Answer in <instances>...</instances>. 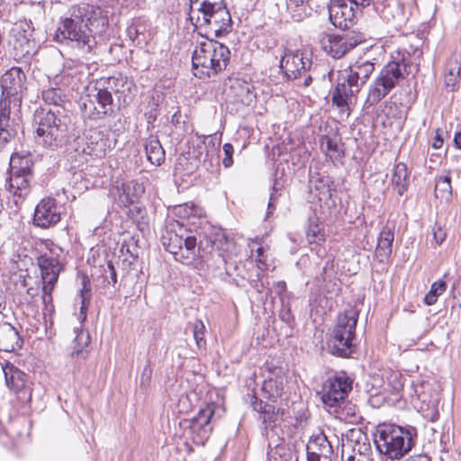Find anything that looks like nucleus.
Returning <instances> with one entry per match:
<instances>
[{"label": "nucleus", "instance_id": "nucleus-33", "mask_svg": "<svg viewBox=\"0 0 461 461\" xmlns=\"http://www.w3.org/2000/svg\"><path fill=\"white\" fill-rule=\"evenodd\" d=\"M322 146L325 147L327 156L332 161L339 160L344 156L343 144L339 140L323 136Z\"/></svg>", "mask_w": 461, "mask_h": 461}, {"label": "nucleus", "instance_id": "nucleus-11", "mask_svg": "<svg viewBox=\"0 0 461 461\" xmlns=\"http://www.w3.org/2000/svg\"><path fill=\"white\" fill-rule=\"evenodd\" d=\"M96 94L93 96L88 95L80 104V108L85 116L91 120H99L107 115H112L117 109V100L113 99L112 94L104 87L95 84Z\"/></svg>", "mask_w": 461, "mask_h": 461}, {"label": "nucleus", "instance_id": "nucleus-16", "mask_svg": "<svg viewBox=\"0 0 461 461\" xmlns=\"http://www.w3.org/2000/svg\"><path fill=\"white\" fill-rule=\"evenodd\" d=\"M26 76L21 68L13 67L0 77L2 98L10 109V104L21 101L20 95L25 89Z\"/></svg>", "mask_w": 461, "mask_h": 461}, {"label": "nucleus", "instance_id": "nucleus-6", "mask_svg": "<svg viewBox=\"0 0 461 461\" xmlns=\"http://www.w3.org/2000/svg\"><path fill=\"white\" fill-rule=\"evenodd\" d=\"M415 429H404L393 424H383L377 427L375 444L380 454L390 459H400L414 445Z\"/></svg>", "mask_w": 461, "mask_h": 461}, {"label": "nucleus", "instance_id": "nucleus-39", "mask_svg": "<svg viewBox=\"0 0 461 461\" xmlns=\"http://www.w3.org/2000/svg\"><path fill=\"white\" fill-rule=\"evenodd\" d=\"M193 336L195 343L199 348H203L206 346L204 339L205 326L201 320H195L192 324Z\"/></svg>", "mask_w": 461, "mask_h": 461}, {"label": "nucleus", "instance_id": "nucleus-49", "mask_svg": "<svg viewBox=\"0 0 461 461\" xmlns=\"http://www.w3.org/2000/svg\"><path fill=\"white\" fill-rule=\"evenodd\" d=\"M444 143L443 138L441 134L439 133V129L436 131V135L432 141V147L436 149H440Z\"/></svg>", "mask_w": 461, "mask_h": 461}, {"label": "nucleus", "instance_id": "nucleus-20", "mask_svg": "<svg viewBox=\"0 0 461 461\" xmlns=\"http://www.w3.org/2000/svg\"><path fill=\"white\" fill-rule=\"evenodd\" d=\"M215 408V403H207L189 420V429L194 435V442L203 444V442L209 438L212 430L211 421L213 417Z\"/></svg>", "mask_w": 461, "mask_h": 461}, {"label": "nucleus", "instance_id": "nucleus-31", "mask_svg": "<svg viewBox=\"0 0 461 461\" xmlns=\"http://www.w3.org/2000/svg\"><path fill=\"white\" fill-rule=\"evenodd\" d=\"M391 182L399 195L405 193L409 185V178L407 166L404 163L395 165Z\"/></svg>", "mask_w": 461, "mask_h": 461}, {"label": "nucleus", "instance_id": "nucleus-48", "mask_svg": "<svg viewBox=\"0 0 461 461\" xmlns=\"http://www.w3.org/2000/svg\"><path fill=\"white\" fill-rule=\"evenodd\" d=\"M189 13H192L194 11V9H198L199 7L206 5L208 2H211L212 0H189Z\"/></svg>", "mask_w": 461, "mask_h": 461}, {"label": "nucleus", "instance_id": "nucleus-36", "mask_svg": "<svg viewBox=\"0 0 461 461\" xmlns=\"http://www.w3.org/2000/svg\"><path fill=\"white\" fill-rule=\"evenodd\" d=\"M14 55L18 58H23L31 55L33 50L32 42L24 35L17 37L14 43Z\"/></svg>", "mask_w": 461, "mask_h": 461}, {"label": "nucleus", "instance_id": "nucleus-19", "mask_svg": "<svg viewBox=\"0 0 461 461\" xmlns=\"http://www.w3.org/2000/svg\"><path fill=\"white\" fill-rule=\"evenodd\" d=\"M59 248L50 249L38 258L42 284L56 285L59 274L64 270Z\"/></svg>", "mask_w": 461, "mask_h": 461}, {"label": "nucleus", "instance_id": "nucleus-3", "mask_svg": "<svg viewBox=\"0 0 461 461\" xmlns=\"http://www.w3.org/2000/svg\"><path fill=\"white\" fill-rule=\"evenodd\" d=\"M374 71L375 63L360 59L339 72L331 99L341 118L349 116L350 105Z\"/></svg>", "mask_w": 461, "mask_h": 461}, {"label": "nucleus", "instance_id": "nucleus-14", "mask_svg": "<svg viewBox=\"0 0 461 461\" xmlns=\"http://www.w3.org/2000/svg\"><path fill=\"white\" fill-rule=\"evenodd\" d=\"M372 0H331L329 5L330 20L335 27L348 29L357 14Z\"/></svg>", "mask_w": 461, "mask_h": 461}, {"label": "nucleus", "instance_id": "nucleus-15", "mask_svg": "<svg viewBox=\"0 0 461 461\" xmlns=\"http://www.w3.org/2000/svg\"><path fill=\"white\" fill-rule=\"evenodd\" d=\"M351 389L352 382L348 377L345 375L330 377L323 384L321 402L326 407L336 409L344 402Z\"/></svg>", "mask_w": 461, "mask_h": 461}, {"label": "nucleus", "instance_id": "nucleus-28", "mask_svg": "<svg viewBox=\"0 0 461 461\" xmlns=\"http://www.w3.org/2000/svg\"><path fill=\"white\" fill-rule=\"evenodd\" d=\"M87 147L90 155L102 158L105 155L106 149L110 148V140L103 131L93 130L89 131L87 136Z\"/></svg>", "mask_w": 461, "mask_h": 461}, {"label": "nucleus", "instance_id": "nucleus-53", "mask_svg": "<svg viewBox=\"0 0 461 461\" xmlns=\"http://www.w3.org/2000/svg\"><path fill=\"white\" fill-rule=\"evenodd\" d=\"M309 0H288L287 6L288 8H291L292 6H301L303 5L305 3H307Z\"/></svg>", "mask_w": 461, "mask_h": 461}, {"label": "nucleus", "instance_id": "nucleus-50", "mask_svg": "<svg viewBox=\"0 0 461 461\" xmlns=\"http://www.w3.org/2000/svg\"><path fill=\"white\" fill-rule=\"evenodd\" d=\"M107 268L110 273V278H111L113 284L115 285L117 283V275H116L115 268H114L113 265L112 264V262H109L107 264Z\"/></svg>", "mask_w": 461, "mask_h": 461}, {"label": "nucleus", "instance_id": "nucleus-45", "mask_svg": "<svg viewBox=\"0 0 461 461\" xmlns=\"http://www.w3.org/2000/svg\"><path fill=\"white\" fill-rule=\"evenodd\" d=\"M432 231H433V237H434L436 243L438 245L442 244L447 237L446 230L440 225L435 224Z\"/></svg>", "mask_w": 461, "mask_h": 461}, {"label": "nucleus", "instance_id": "nucleus-26", "mask_svg": "<svg viewBox=\"0 0 461 461\" xmlns=\"http://www.w3.org/2000/svg\"><path fill=\"white\" fill-rule=\"evenodd\" d=\"M394 226L385 225L377 239L375 257L380 262H384L392 253L393 242L394 240Z\"/></svg>", "mask_w": 461, "mask_h": 461}, {"label": "nucleus", "instance_id": "nucleus-10", "mask_svg": "<svg viewBox=\"0 0 461 461\" xmlns=\"http://www.w3.org/2000/svg\"><path fill=\"white\" fill-rule=\"evenodd\" d=\"M161 241L164 248L182 264L190 265L198 258L196 238L187 234L182 226L179 227V233L173 230H167Z\"/></svg>", "mask_w": 461, "mask_h": 461}, {"label": "nucleus", "instance_id": "nucleus-57", "mask_svg": "<svg viewBox=\"0 0 461 461\" xmlns=\"http://www.w3.org/2000/svg\"><path fill=\"white\" fill-rule=\"evenodd\" d=\"M39 289L34 287H29L27 288V294L33 298L34 296L38 295Z\"/></svg>", "mask_w": 461, "mask_h": 461}, {"label": "nucleus", "instance_id": "nucleus-46", "mask_svg": "<svg viewBox=\"0 0 461 461\" xmlns=\"http://www.w3.org/2000/svg\"><path fill=\"white\" fill-rule=\"evenodd\" d=\"M451 293L453 297L457 300L461 307V276H458L452 284Z\"/></svg>", "mask_w": 461, "mask_h": 461}, {"label": "nucleus", "instance_id": "nucleus-25", "mask_svg": "<svg viewBox=\"0 0 461 461\" xmlns=\"http://www.w3.org/2000/svg\"><path fill=\"white\" fill-rule=\"evenodd\" d=\"M119 203L123 206L134 203L143 193V187L137 182L131 180L126 182H117Z\"/></svg>", "mask_w": 461, "mask_h": 461}, {"label": "nucleus", "instance_id": "nucleus-12", "mask_svg": "<svg viewBox=\"0 0 461 461\" xmlns=\"http://www.w3.org/2000/svg\"><path fill=\"white\" fill-rule=\"evenodd\" d=\"M312 62L299 51L284 50L279 61V68L287 79L294 80L303 77V86H308L312 81L310 73Z\"/></svg>", "mask_w": 461, "mask_h": 461}, {"label": "nucleus", "instance_id": "nucleus-21", "mask_svg": "<svg viewBox=\"0 0 461 461\" xmlns=\"http://www.w3.org/2000/svg\"><path fill=\"white\" fill-rule=\"evenodd\" d=\"M60 221V212L52 198L42 199L35 208L33 221L41 228H49Z\"/></svg>", "mask_w": 461, "mask_h": 461}, {"label": "nucleus", "instance_id": "nucleus-4", "mask_svg": "<svg viewBox=\"0 0 461 461\" xmlns=\"http://www.w3.org/2000/svg\"><path fill=\"white\" fill-rule=\"evenodd\" d=\"M230 52L225 45L206 39L194 49L192 56L193 72L199 78L216 76L224 70L230 61Z\"/></svg>", "mask_w": 461, "mask_h": 461}, {"label": "nucleus", "instance_id": "nucleus-54", "mask_svg": "<svg viewBox=\"0 0 461 461\" xmlns=\"http://www.w3.org/2000/svg\"><path fill=\"white\" fill-rule=\"evenodd\" d=\"M257 253V260L260 263L266 266L265 259H264V249L262 247H259L256 249Z\"/></svg>", "mask_w": 461, "mask_h": 461}, {"label": "nucleus", "instance_id": "nucleus-42", "mask_svg": "<svg viewBox=\"0 0 461 461\" xmlns=\"http://www.w3.org/2000/svg\"><path fill=\"white\" fill-rule=\"evenodd\" d=\"M199 212V208L194 204H181L175 208V213L181 218L195 217Z\"/></svg>", "mask_w": 461, "mask_h": 461}, {"label": "nucleus", "instance_id": "nucleus-17", "mask_svg": "<svg viewBox=\"0 0 461 461\" xmlns=\"http://www.w3.org/2000/svg\"><path fill=\"white\" fill-rule=\"evenodd\" d=\"M321 49L334 59H341L357 47L361 40L349 34L321 33L319 36Z\"/></svg>", "mask_w": 461, "mask_h": 461}, {"label": "nucleus", "instance_id": "nucleus-38", "mask_svg": "<svg viewBox=\"0 0 461 461\" xmlns=\"http://www.w3.org/2000/svg\"><path fill=\"white\" fill-rule=\"evenodd\" d=\"M306 237L311 244H321L324 241V231L317 223H310L306 231Z\"/></svg>", "mask_w": 461, "mask_h": 461}, {"label": "nucleus", "instance_id": "nucleus-60", "mask_svg": "<svg viewBox=\"0 0 461 461\" xmlns=\"http://www.w3.org/2000/svg\"><path fill=\"white\" fill-rule=\"evenodd\" d=\"M26 285H27V284H26V281L24 280L23 281V286H26Z\"/></svg>", "mask_w": 461, "mask_h": 461}, {"label": "nucleus", "instance_id": "nucleus-41", "mask_svg": "<svg viewBox=\"0 0 461 461\" xmlns=\"http://www.w3.org/2000/svg\"><path fill=\"white\" fill-rule=\"evenodd\" d=\"M56 285L42 284V303L44 305V312L51 313L54 311V304L52 302V292Z\"/></svg>", "mask_w": 461, "mask_h": 461}, {"label": "nucleus", "instance_id": "nucleus-58", "mask_svg": "<svg viewBox=\"0 0 461 461\" xmlns=\"http://www.w3.org/2000/svg\"><path fill=\"white\" fill-rule=\"evenodd\" d=\"M454 141H455L456 146L461 149V131L456 133Z\"/></svg>", "mask_w": 461, "mask_h": 461}, {"label": "nucleus", "instance_id": "nucleus-13", "mask_svg": "<svg viewBox=\"0 0 461 461\" xmlns=\"http://www.w3.org/2000/svg\"><path fill=\"white\" fill-rule=\"evenodd\" d=\"M239 248L236 242L230 239L225 233H217L212 241L211 256H215L221 259V263L225 266L226 275L229 276H240L245 279L241 273V266L232 259L233 256H237Z\"/></svg>", "mask_w": 461, "mask_h": 461}, {"label": "nucleus", "instance_id": "nucleus-2", "mask_svg": "<svg viewBox=\"0 0 461 461\" xmlns=\"http://www.w3.org/2000/svg\"><path fill=\"white\" fill-rule=\"evenodd\" d=\"M61 76H56L50 86L41 93L45 104H52L50 110L42 108L36 115L38 137L42 143L50 148H55L61 144L68 131V117L64 114L62 104L67 100L66 89L59 86Z\"/></svg>", "mask_w": 461, "mask_h": 461}, {"label": "nucleus", "instance_id": "nucleus-56", "mask_svg": "<svg viewBox=\"0 0 461 461\" xmlns=\"http://www.w3.org/2000/svg\"><path fill=\"white\" fill-rule=\"evenodd\" d=\"M357 445L358 446L357 452L359 457L362 456L363 453L369 449V444L363 443L362 445H360L359 442H357Z\"/></svg>", "mask_w": 461, "mask_h": 461}, {"label": "nucleus", "instance_id": "nucleus-1", "mask_svg": "<svg viewBox=\"0 0 461 461\" xmlns=\"http://www.w3.org/2000/svg\"><path fill=\"white\" fill-rule=\"evenodd\" d=\"M108 26V17L99 6L80 4L73 5L68 16L61 18L57 28V41H70L85 52H90L95 42L93 34H102Z\"/></svg>", "mask_w": 461, "mask_h": 461}, {"label": "nucleus", "instance_id": "nucleus-7", "mask_svg": "<svg viewBox=\"0 0 461 461\" xmlns=\"http://www.w3.org/2000/svg\"><path fill=\"white\" fill-rule=\"evenodd\" d=\"M411 72L410 59L402 57L388 62L370 85L366 104L373 106L378 104Z\"/></svg>", "mask_w": 461, "mask_h": 461}, {"label": "nucleus", "instance_id": "nucleus-5", "mask_svg": "<svg viewBox=\"0 0 461 461\" xmlns=\"http://www.w3.org/2000/svg\"><path fill=\"white\" fill-rule=\"evenodd\" d=\"M192 24L204 32L206 39L221 37L231 28V17L222 0H212L189 13Z\"/></svg>", "mask_w": 461, "mask_h": 461}, {"label": "nucleus", "instance_id": "nucleus-23", "mask_svg": "<svg viewBox=\"0 0 461 461\" xmlns=\"http://www.w3.org/2000/svg\"><path fill=\"white\" fill-rule=\"evenodd\" d=\"M2 369L8 389L14 393H22L27 383L25 373L8 361L2 364Z\"/></svg>", "mask_w": 461, "mask_h": 461}, {"label": "nucleus", "instance_id": "nucleus-32", "mask_svg": "<svg viewBox=\"0 0 461 461\" xmlns=\"http://www.w3.org/2000/svg\"><path fill=\"white\" fill-rule=\"evenodd\" d=\"M145 151L147 158L151 164L159 166L164 162L165 151L158 139H149L145 145Z\"/></svg>", "mask_w": 461, "mask_h": 461}, {"label": "nucleus", "instance_id": "nucleus-27", "mask_svg": "<svg viewBox=\"0 0 461 461\" xmlns=\"http://www.w3.org/2000/svg\"><path fill=\"white\" fill-rule=\"evenodd\" d=\"M434 194L441 203L447 204L452 200V185L450 171H444L435 179Z\"/></svg>", "mask_w": 461, "mask_h": 461}, {"label": "nucleus", "instance_id": "nucleus-51", "mask_svg": "<svg viewBox=\"0 0 461 461\" xmlns=\"http://www.w3.org/2000/svg\"><path fill=\"white\" fill-rule=\"evenodd\" d=\"M152 370L149 366H146L143 369V373L141 375V384L144 383V381H149L151 376Z\"/></svg>", "mask_w": 461, "mask_h": 461}, {"label": "nucleus", "instance_id": "nucleus-24", "mask_svg": "<svg viewBox=\"0 0 461 461\" xmlns=\"http://www.w3.org/2000/svg\"><path fill=\"white\" fill-rule=\"evenodd\" d=\"M22 345L21 337L13 325L7 322L0 324V351L13 352Z\"/></svg>", "mask_w": 461, "mask_h": 461}, {"label": "nucleus", "instance_id": "nucleus-18", "mask_svg": "<svg viewBox=\"0 0 461 461\" xmlns=\"http://www.w3.org/2000/svg\"><path fill=\"white\" fill-rule=\"evenodd\" d=\"M99 85L106 88L111 94H114L117 100V109L128 105L134 97L135 85L122 74L102 77Z\"/></svg>", "mask_w": 461, "mask_h": 461}, {"label": "nucleus", "instance_id": "nucleus-29", "mask_svg": "<svg viewBox=\"0 0 461 461\" xmlns=\"http://www.w3.org/2000/svg\"><path fill=\"white\" fill-rule=\"evenodd\" d=\"M287 379L285 375H277L264 381L262 391L269 399L276 400L285 393Z\"/></svg>", "mask_w": 461, "mask_h": 461}, {"label": "nucleus", "instance_id": "nucleus-44", "mask_svg": "<svg viewBox=\"0 0 461 461\" xmlns=\"http://www.w3.org/2000/svg\"><path fill=\"white\" fill-rule=\"evenodd\" d=\"M222 150L224 153V158H222V164L225 167H230L233 164L232 155H233V146L230 143H225L222 147Z\"/></svg>", "mask_w": 461, "mask_h": 461}, {"label": "nucleus", "instance_id": "nucleus-40", "mask_svg": "<svg viewBox=\"0 0 461 461\" xmlns=\"http://www.w3.org/2000/svg\"><path fill=\"white\" fill-rule=\"evenodd\" d=\"M383 15L387 22H390V15L392 21L401 23L403 20L402 7L400 5H388L383 10Z\"/></svg>", "mask_w": 461, "mask_h": 461}, {"label": "nucleus", "instance_id": "nucleus-35", "mask_svg": "<svg viewBox=\"0 0 461 461\" xmlns=\"http://www.w3.org/2000/svg\"><path fill=\"white\" fill-rule=\"evenodd\" d=\"M253 401L251 402V406L254 411H258L261 414V419L264 423L274 421V417L276 415L275 406L265 403L261 400H258L256 397H252Z\"/></svg>", "mask_w": 461, "mask_h": 461}, {"label": "nucleus", "instance_id": "nucleus-34", "mask_svg": "<svg viewBox=\"0 0 461 461\" xmlns=\"http://www.w3.org/2000/svg\"><path fill=\"white\" fill-rule=\"evenodd\" d=\"M460 69V63L456 59L448 61L445 74V84L447 87H450L451 90H454L456 86L459 83Z\"/></svg>", "mask_w": 461, "mask_h": 461}, {"label": "nucleus", "instance_id": "nucleus-9", "mask_svg": "<svg viewBox=\"0 0 461 461\" xmlns=\"http://www.w3.org/2000/svg\"><path fill=\"white\" fill-rule=\"evenodd\" d=\"M33 162L29 156L14 154L10 159L8 177L5 180V190L14 197L23 199L28 195L33 179Z\"/></svg>", "mask_w": 461, "mask_h": 461}, {"label": "nucleus", "instance_id": "nucleus-47", "mask_svg": "<svg viewBox=\"0 0 461 461\" xmlns=\"http://www.w3.org/2000/svg\"><path fill=\"white\" fill-rule=\"evenodd\" d=\"M446 290V283L444 281H438L432 284L431 288L429 290L430 293H433L436 297L441 294Z\"/></svg>", "mask_w": 461, "mask_h": 461}, {"label": "nucleus", "instance_id": "nucleus-43", "mask_svg": "<svg viewBox=\"0 0 461 461\" xmlns=\"http://www.w3.org/2000/svg\"><path fill=\"white\" fill-rule=\"evenodd\" d=\"M81 297V306H80V315L82 318V321L86 318V312L90 303V289L86 288V285H84L83 289L80 292Z\"/></svg>", "mask_w": 461, "mask_h": 461}, {"label": "nucleus", "instance_id": "nucleus-52", "mask_svg": "<svg viewBox=\"0 0 461 461\" xmlns=\"http://www.w3.org/2000/svg\"><path fill=\"white\" fill-rule=\"evenodd\" d=\"M437 298L433 293L429 292L424 298V302L428 305H432L437 302Z\"/></svg>", "mask_w": 461, "mask_h": 461}, {"label": "nucleus", "instance_id": "nucleus-37", "mask_svg": "<svg viewBox=\"0 0 461 461\" xmlns=\"http://www.w3.org/2000/svg\"><path fill=\"white\" fill-rule=\"evenodd\" d=\"M76 337L73 341V355L80 356L83 354L84 348L88 346L89 343V335L83 331L75 330Z\"/></svg>", "mask_w": 461, "mask_h": 461}, {"label": "nucleus", "instance_id": "nucleus-8", "mask_svg": "<svg viewBox=\"0 0 461 461\" xmlns=\"http://www.w3.org/2000/svg\"><path fill=\"white\" fill-rule=\"evenodd\" d=\"M358 319V312L350 308L338 317V322L328 341L330 352L336 357H348L355 347V331Z\"/></svg>", "mask_w": 461, "mask_h": 461}, {"label": "nucleus", "instance_id": "nucleus-59", "mask_svg": "<svg viewBox=\"0 0 461 461\" xmlns=\"http://www.w3.org/2000/svg\"><path fill=\"white\" fill-rule=\"evenodd\" d=\"M280 285L282 286V288H284V287L285 286V284L284 282H282V283L280 284Z\"/></svg>", "mask_w": 461, "mask_h": 461}, {"label": "nucleus", "instance_id": "nucleus-22", "mask_svg": "<svg viewBox=\"0 0 461 461\" xmlns=\"http://www.w3.org/2000/svg\"><path fill=\"white\" fill-rule=\"evenodd\" d=\"M307 461H319L331 458L333 449L327 437L321 433L309 440L306 445Z\"/></svg>", "mask_w": 461, "mask_h": 461}, {"label": "nucleus", "instance_id": "nucleus-30", "mask_svg": "<svg viewBox=\"0 0 461 461\" xmlns=\"http://www.w3.org/2000/svg\"><path fill=\"white\" fill-rule=\"evenodd\" d=\"M10 109L5 101L0 102V149L14 135V131L9 127Z\"/></svg>", "mask_w": 461, "mask_h": 461}, {"label": "nucleus", "instance_id": "nucleus-55", "mask_svg": "<svg viewBox=\"0 0 461 461\" xmlns=\"http://www.w3.org/2000/svg\"><path fill=\"white\" fill-rule=\"evenodd\" d=\"M276 199V187H273V192L270 194L269 202H268V210L275 208L274 202Z\"/></svg>", "mask_w": 461, "mask_h": 461}]
</instances>
